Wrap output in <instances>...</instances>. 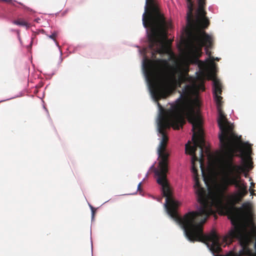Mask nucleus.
<instances>
[{"instance_id": "0eeeda50", "label": "nucleus", "mask_w": 256, "mask_h": 256, "mask_svg": "<svg viewBox=\"0 0 256 256\" xmlns=\"http://www.w3.org/2000/svg\"><path fill=\"white\" fill-rule=\"evenodd\" d=\"M248 221V225L250 228L251 233L254 236H256V225L254 222L252 218L249 220Z\"/></svg>"}, {"instance_id": "20e7f679", "label": "nucleus", "mask_w": 256, "mask_h": 256, "mask_svg": "<svg viewBox=\"0 0 256 256\" xmlns=\"http://www.w3.org/2000/svg\"><path fill=\"white\" fill-rule=\"evenodd\" d=\"M222 86L218 80H214V94L216 103L218 116V123L220 132L218 134L220 152L245 146L242 142L241 136H238L234 132V126L230 124L222 110Z\"/></svg>"}, {"instance_id": "7ed1b4c3", "label": "nucleus", "mask_w": 256, "mask_h": 256, "mask_svg": "<svg viewBox=\"0 0 256 256\" xmlns=\"http://www.w3.org/2000/svg\"><path fill=\"white\" fill-rule=\"evenodd\" d=\"M206 0H186L188 12L186 14V34L188 45L187 60L189 64H202L199 58L202 54V48L206 46V53L212 61L214 58L211 56L210 48L212 39L202 28H208L210 21L206 17L205 10Z\"/></svg>"}, {"instance_id": "6e6552de", "label": "nucleus", "mask_w": 256, "mask_h": 256, "mask_svg": "<svg viewBox=\"0 0 256 256\" xmlns=\"http://www.w3.org/2000/svg\"><path fill=\"white\" fill-rule=\"evenodd\" d=\"M192 90V87L190 84H186L182 88L183 94L185 96H187L190 94Z\"/></svg>"}, {"instance_id": "9d476101", "label": "nucleus", "mask_w": 256, "mask_h": 256, "mask_svg": "<svg viewBox=\"0 0 256 256\" xmlns=\"http://www.w3.org/2000/svg\"><path fill=\"white\" fill-rule=\"evenodd\" d=\"M249 190H250V192L251 195H254L255 194L254 193V192L255 190L254 189L250 188Z\"/></svg>"}, {"instance_id": "f03ea898", "label": "nucleus", "mask_w": 256, "mask_h": 256, "mask_svg": "<svg viewBox=\"0 0 256 256\" xmlns=\"http://www.w3.org/2000/svg\"><path fill=\"white\" fill-rule=\"evenodd\" d=\"M145 11L142 15V24L144 28H149L148 32L149 48L152 57L156 58L157 54H169L168 59L152 60L144 56L143 67L148 80L152 84L150 92L154 99L166 98L169 92L162 84L159 78L172 68L169 62L174 54L168 42V30L170 24H168L156 4L154 0H146Z\"/></svg>"}, {"instance_id": "39448f33", "label": "nucleus", "mask_w": 256, "mask_h": 256, "mask_svg": "<svg viewBox=\"0 0 256 256\" xmlns=\"http://www.w3.org/2000/svg\"><path fill=\"white\" fill-rule=\"evenodd\" d=\"M174 72L172 73V76L179 87H180L182 84L190 80V78L188 74V66L185 72H182L180 68L178 66L174 68Z\"/></svg>"}, {"instance_id": "ddd939ff", "label": "nucleus", "mask_w": 256, "mask_h": 256, "mask_svg": "<svg viewBox=\"0 0 256 256\" xmlns=\"http://www.w3.org/2000/svg\"><path fill=\"white\" fill-rule=\"evenodd\" d=\"M200 87H201V90H204L205 88H204V86L203 84H201Z\"/></svg>"}, {"instance_id": "f257e3e1", "label": "nucleus", "mask_w": 256, "mask_h": 256, "mask_svg": "<svg viewBox=\"0 0 256 256\" xmlns=\"http://www.w3.org/2000/svg\"><path fill=\"white\" fill-rule=\"evenodd\" d=\"M160 109L161 114L158 123V132L162 137L158 150L160 160L158 169L156 170L154 173L157 176V182L162 186L163 196L166 197L164 206L168 214L184 230L188 240L206 244L213 253L220 252L222 245L224 244L225 246L232 243L234 239L238 240L241 246L238 252H230L226 256H242L250 254L251 250L249 246L252 240L246 226H235L222 239L214 230L210 234H204L202 226L207 218L214 214L216 210L228 215L232 222L238 221L242 216L248 220L252 218V206L250 202L243 203L240 208L236 206L248 193L246 184L242 182L240 179L242 173L252 168V162L248 156L252 152L251 148L249 146L243 148L242 154H245L242 158L243 166L236 164L234 160V157L241 147L220 152L218 166L220 182L214 184L206 194L205 189L200 184L195 164V162H199L203 173V149L205 146V140L202 122L200 114L194 108H190L186 113V117L192 125V140L194 144L191 146L189 143L186 144V152L192 156V172L195 182L194 187L197 200L200 206L196 211L189 212L182 216H180L176 209L180 203L174 200L166 178L169 154L166 151L168 138L166 130L170 126L178 130L183 126L186 123V108Z\"/></svg>"}, {"instance_id": "f8f14e48", "label": "nucleus", "mask_w": 256, "mask_h": 256, "mask_svg": "<svg viewBox=\"0 0 256 256\" xmlns=\"http://www.w3.org/2000/svg\"><path fill=\"white\" fill-rule=\"evenodd\" d=\"M0 2H10L12 0H0Z\"/></svg>"}, {"instance_id": "4468645a", "label": "nucleus", "mask_w": 256, "mask_h": 256, "mask_svg": "<svg viewBox=\"0 0 256 256\" xmlns=\"http://www.w3.org/2000/svg\"><path fill=\"white\" fill-rule=\"evenodd\" d=\"M254 182H251L250 184V187H254Z\"/></svg>"}, {"instance_id": "9b49d317", "label": "nucleus", "mask_w": 256, "mask_h": 256, "mask_svg": "<svg viewBox=\"0 0 256 256\" xmlns=\"http://www.w3.org/2000/svg\"><path fill=\"white\" fill-rule=\"evenodd\" d=\"M141 186H142V182L139 183V184L138 186V191L141 190Z\"/></svg>"}, {"instance_id": "2eb2a0df", "label": "nucleus", "mask_w": 256, "mask_h": 256, "mask_svg": "<svg viewBox=\"0 0 256 256\" xmlns=\"http://www.w3.org/2000/svg\"><path fill=\"white\" fill-rule=\"evenodd\" d=\"M214 60H217V61H218V60H220V58H216Z\"/></svg>"}, {"instance_id": "1a4fd4ad", "label": "nucleus", "mask_w": 256, "mask_h": 256, "mask_svg": "<svg viewBox=\"0 0 256 256\" xmlns=\"http://www.w3.org/2000/svg\"><path fill=\"white\" fill-rule=\"evenodd\" d=\"M57 36L56 32H54L51 35L49 36L48 37L52 39L54 41H55L56 43V44L58 45V43L56 42V37Z\"/></svg>"}, {"instance_id": "423d86ee", "label": "nucleus", "mask_w": 256, "mask_h": 256, "mask_svg": "<svg viewBox=\"0 0 256 256\" xmlns=\"http://www.w3.org/2000/svg\"><path fill=\"white\" fill-rule=\"evenodd\" d=\"M13 24L18 26H26V28H28L30 24L24 20L22 18L17 19L13 21Z\"/></svg>"}]
</instances>
